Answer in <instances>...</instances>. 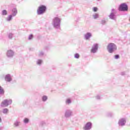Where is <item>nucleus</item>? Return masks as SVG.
<instances>
[{
  "label": "nucleus",
  "mask_w": 130,
  "mask_h": 130,
  "mask_svg": "<svg viewBox=\"0 0 130 130\" xmlns=\"http://www.w3.org/2000/svg\"><path fill=\"white\" fill-rule=\"evenodd\" d=\"M61 19L58 17H54L52 21V25L55 29H60V22Z\"/></svg>",
  "instance_id": "1"
},
{
  "label": "nucleus",
  "mask_w": 130,
  "mask_h": 130,
  "mask_svg": "<svg viewBox=\"0 0 130 130\" xmlns=\"http://www.w3.org/2000/svg\"><path fill=\"white\" fill-rule=\"evenodd\" d=\"M45 12H46V6L41 5L37 9V15H43Z\"/></svg>",
  "instance_id": "2"
},
{
  "label": "nucleus",
  "mask_w": 130,
  "mask_h": 130,
  "mask_svg": "<svg viewBox=\"0 0 130 130\" xmlns=\"http://www.w3.org/2000/svg\"><path fill=\"white\" fill-rule=\"evenodd\" d=\"M118 10L120 12H127L128 11V6L126 3H122L119 6Z\"/></svg>",
  "instance_id": "3"
},
{
  "label": "nucleus",
  "mask_w": 130,
  "mask_h": 130,
  "mask_svg": "<svg viewBox=\"0 0 130 130\" xmlns=\"http://www.w3.org/2000/svg\"><path fill=\"white\" fill-rule=\"evenodd\" d=\"M116 13L117 12L115 9H112L111 10V13L109 15V17L111 19V20H115Z\"/></svg>",
  "instance_id": "4"
},
{
  "label": "nucleus",
  "mask_w": 130,
  "mask_h": 130,
  "mask_svg": "<svg viewBox=\"0 0 130 130\" xmlns=\"http://www.w3.org/2000/svg\"><path fill=\"white\" fill-rule=\"evenodd\" d=\"M12 101H8L7 100H4L1 104L2 107H5V106H8L9 104H11Z\"/></svg>",
  "instance_id": "5"
},
{
  "label": "nucleus",
  "mask_w": 130,
  "mask_h": 130,
  "mask_svg": "<svg viewBox=\"0 0 130 130\" xmlns=\"http://www.w3.org/2000/svg\"><path fill=\"white\" fill-rule=\"evenodd\" d=\"M92 36V35L91 32H87L84 35V39L85 40H90Z\"/></svg>",
  "instance_id": "6"
},
{
  "label": "nucleus",
  "mask_w": 130,
  "mask_h": 130,
  "mask_svg": "<svg viewBox=\"0 0 130 130\" xmlns=\"http://www.w3.org/2000/svg\"><path fill=\"white\" fill-rule=\"evenodd\" d=\"M107 48L108 49H116L117 47L115 44H114L113 43H111L108 45Z\"/></svg>",
  "instance_id": "7"
},
{
  "label": "nucleus",
  "mask_w": 130,
  "mask_h": 130,
  "mask_svg": "<svg viewBox=\"0 0 130 130\" xmlns=\"http://www.w3.org/2000/svg\"><path fill=\"white\" fill-rule=\"evenodd\" d=\"M91 125L92 124L91 122H88L86 124L85 126L83 127V129L85 130L90 129L91 128Z\"/></svg>",
  "instance_id": "8"
},
{
  "label": "nucleus",
  "mask_w": 130,
  "mask_h": 130,
  "mask_svg": "<svg viewBox=\"0 0 130 130\" xmlns=\"http://www.w3.org/2000/svg\"><path fill=\"white\" fill-rule=\"evenodd\" d=\"M12 15L13 16V17H16L17 14H18V11L17 10V9L13 8L12 10Z\"/></svg>",
  "instance_id": "9"
},
{
  "label": "nucleus",
  "mask_w": 130,
  "mask_h": 130,
  "mask_svg": "<svg viewBox=\"0 0 130 130\" xmlns=\"http://www.w3.org/2000/svg\"><path fill=\"white\" fill-rule=\"evenodd\" d=\"M13 17H15L13 15H9L7 17V18L6 19V20L7 21V22H11V21H12V20H13Z\"/></svg>",
  "instance_id": "10"
},
{
  "label": "nucleus",
  "mask_w": 130,
  "mask_h": 130,
  "mask_svg": "<svg viewBox=\"0 0 130 130\" xmlns=\"http://www.w3.org/2000/svg\"><path fill=\"white\" fill-rule=\"evenodd\" d=\"M5 80L7 82H11V81H12V78H11L10 75L8 74L5 76Z\"/></svg>",
  "instance_id": "11"
},
{
  "label": "nucleus",
  "mask_w": 130,
  "mask_h": 130,
  "mask_svg": "<svg viewBox=\"0 0 130 130\" xmlns=\"http://www.w3.org/2000/svg\"><path fill=\"white\" fill-rule=\"evenodd\" d=\"M125 122H126V121H125V120L124 119H121L119 122V125H124V123H125Z\"/></svg>",
  "instance_id": "12"
},
{
  "label": "nucleus",
  "mask_w": 130,
  "mask_h": 130,
  "mask_svg": "<svg viewBox=\"0 0 130 130\" xmlns=\"http://www.w3.org/2000/svg\"><path fill=\"white\" fill-rule=\"evenodd\" d=\"M99 46V44L97 43L94 44L92 46V49H98Z\"/></svg>",
  "instance_id": "13"
},
{
  "label": "nucleus",
  "mask_w": 130,
  "mask_h": 130,
  "mask_svg": "<svg viewBox=\"0 0 130 130\" xmlns=\"http://www.w3.org/2000/svg\"><path fill=\"white\" fill-rule=\"evenodd\" d=\"M13 54H14V53H13V51H12V50L9 51L7 53V55L9 57L13 56Z\"/></svg>",
  "instance_id": "14"
},
{
  "label": "nucleus",
  "mask_w": 130,
  "mask_h": 130,
  "mask_svg": "<svg viewBox=\"0 0 130 130\" xmlns=\"http://www.w3.org/2000/svg\"><path fill=\"white\" fill-rule=\"evenodd\" d=\"M2 15L3 16H7L8 15V11L6 10H3L2 12Z\"/></svg>",
  "instance_id": "15"
},
{
  "label": "nucleus",
  "mask_w": 130,
  "mask_h": 130,
  "mask_svg": "<svg viewBox=\"0 0 130 130\" xmlns=\"http://www.w3.org/2000/svg\"><path fill=\"white\" fill-rule=\"evenodd\" d=\"M92 17L94 19H98L99 18V14L98 13H95L92 15Z\"/></svg>",
  "instance_id": "16"
},
{
  "label": "nucleus",
  "mask_w": 130,
  "mask_h": 130,
  "mask_svg": "<svg viewBox=\"0 0 130 130\" xmlns=\"http://www.w3.org/2000/svg\"><path fill=\"white\" fill-rule=\"evenodd\" d=\"M4 93H5V91L3 89V87H2V86H0V94H4Z\"/></svg>",
  "instance_id": "17"
},
{
  "label": "nucleus",
  "mask_w": 130,
  "mask_h": 130,
  "mask_svg": "<svg viewBox=\"0 0 130 130\" xmlns=\"http://www.w3.org/2000/svg\"><path fill=\"white\" fill-rule=\"evenodd\" d=\"M8 112H9V109H8L7 108H5L3 110V113H8Z\"/></svg>",
  "instance_id": "18"
},
{
  "label": "nucleus",
  "mask_w": 130,
  "mask_h": 130,
  "mask_svg": "<svg viewBox=\"0 0 130 130\" xmlns=\"http://www.w3.org/2000/svg\"><path fill=\"white\" fill-rule=\"evenodd\" d=\"M24 122L25 123H28L29 122V119H28V118H25V119H24Z\"/></svg>",
  "instance_id": "19"
},
{
  "label": "nucleus",
  "mask_w": 130,
  "mask_h": 130,
  "mask_svg": "<svg viewBox=\"0 0 130 130\" xmlns=\"http://www.w3.org/2000/svg\"><path fill=\"white\" fill-rule=\"evenodd\" d=\"M31 39H33V35H30L28 36V40H31Z\"/></svg>",
  "instance_id": "20"
},
{
  "label": "nucleus",
  "mask_w": 130,
  "mask_h": 130,
  "mask_svg": "<svg viewBox=\"0 0 130 130\" xmlns=\"http://www.w3.org/2000/svg\"><path fill=\"white\" fill-rule=\"evenodd\" d=\"M37 64H41L42 63V60L39 59L37 62Z\"/></svg>",
  "instance_id": "21"
},
{
  "label": "nucleus",
  "mask_w": 130,
  "mask_h": 130,
  "mask_svg": "<svg viewBox=\"0 0 130 130\" xmlns=\"http://www.w3.org/2000/svg\"><path fill=\"white\" fill-rule=\"evenodd\" d=\"M92 10L93 12H97V11H98V8L97 7H93Z\"/></svg>",
  "instance_id": "22"
},
{
  "label": "nucleus",
  "mask_w": 130,
  "mask_h": 130,
  "mask_svg": "<svg viewBox=\"0 0 130 130\" xmlns=\"http://www.w3.org/2000/svg\"><path fill=\"white\" fill-rule=\"evenodd\" d=\"M8 37L10 38V39H12L13 38V34H9Z\"/></svg>",
  "instance_id": "23"
},
{
  "label": "nucleus",
  "mask_w": 130,
  "mask_h": 130,
  "mask_svg": "<svg viewBox=\"0 0 130 130\" xmlns=\"http://www.w3.org/2000/svg\"><path fill=\"white\" fill-rule=\"evenodd\" d=\"M43 101H46V100H47V96H43Z\"/></svg>",
  "instance_id": "24"
},
{
  "label": "nucleus",
  "mask_w": 130,
  "mask_h": 130,
  "mask_svg": "<svg viewBox=\"0 0 130 130\" xmlns=\"http://www.w3.org/2000/svg\"><path fill=\"white\" fill-rule=\"evenodd\" d=\"M79 57H80V55H79V54L77 53L75 54V58H79Z\"/></svg>",
  "instance_id": "25"
},
{
  "label": "nucleus",
  "mask_w": 130,
  "mask_h": 130,
  "mask_svg": "<svg viewBox=\"0 0 130 130\" xmlns=\"http://www.w3.org/2000/svg\"><path fill=\"white\" fill-rule=\"evenodd\" d=\"M66 103H67L68 104H70V103H71V99H67L66 101Z\"/></svg>",
  "instance_id": "26"
},
{
  "label": "nucleus",
  "mask_w": 130,
  "mask_h": 130,
  "mask_svg": "<svg viewBox=\"0 0 130 130\" xmlns=\"http://www.w3.org/2000/svg\"><path fill=\"white\" fill-rule=\"evenodd\" d=\"M91 52H92V53H95V52H96V49L91 50Z\"/></svg>",
  "instance_id": "27"
},
{
  "label": "nucleus",
  "mask_w": 130,
  "mask_h": 130,
  "mask_svg": "<svg viewBox=\"0 0 130 130\" xmlns=\"http://www.w3.org/2000/svg\"><path fill=\"white\" fill-rule=\"evenodd\" d=\"M14 125H15V126H18V125H19V122H16L14 123Z\"/></svg>",
  "instance_id": "28"
},
{
  "label": "nucleus",
  "mask_w": 130,
  "mask_h": 130,
  "mask_svg": "<svg viewBox=\"0 0 130 130\" xmlns=\"http://www.w3.org/2000/svg\"><path fill=\"white\" fill-rule=\"evenodd\" d=\"M115 58L116 59H117V58H119V55H115Z\"/></svg>",
  "instance_id": "29"
},
{
  "label": "nucleus",
  "mask_w": 130,
  "mask_h": 130,
  "mask_svg": "<svg viewBox=\"0 0 130 130\" xmlns=\"http://www.w3.org/2000/svg\"><path fill=\"white\" fill-rule=\"evenodd\" d=\"M106 23V21L105 20H102V24H103V25H104Z\"/></svg>",
  "instance_id": "30"
},
{
  "label": "nucleus",
  "mask_w": 130,
  "mask_h": 130,
  "mask_svg": "<svg viewBox=\"0 0 130 130\" xmlns=\"http://www.w3.org/2000/svg\"><path fill=\"white\" fill-rule=\"evenodd\" d=\"M111 51H112V49L109 50V52H111Z\"/></svg>",
  "instance_id": "31"
},
{
  "label": "nucleus",
  "mask_w": 130,
  "mask_h": 130,
  "mask_svg": "<svg viewBox=\"0 0 130 130\" xmlns=\"http://www.w3.org/2000/svg\"><path fill=\"white\" fill-rule=\"evenodd\" d=\"M0 122H2V118L0 117Z\"/></svg>",
  "instance_id": "32"
},
{
  "label": "nucleus",
  "mask_w": 130,
  "mask_h": 130,
  "mask_svg": "<svg viewBox=\"0 0 130 130\" xmlns=\"http://www.w3.org/2000/svg\"><path fill=\"white\" fill-rule=\"evenodd\" d=\"M97 1H100V0H97Z\"/></svg>",
  "instance_id": "33"
}]
</instances>
